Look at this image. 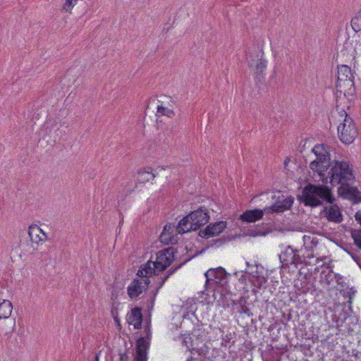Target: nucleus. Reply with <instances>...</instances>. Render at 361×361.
Masks as SVG:
<instances>
[{"mask_svg": "<svg viewBox=\"0 0 361 361\" xmlns=\"http://www.w3.org/2000/svg\"><path fill=\"white\" fill-rule=\"evenodd\" d=\"M317 176L324 184L329 183L332 186L338 185V194L342 198L350 200L353 204L361 202V191L353 186L355 175L353 166L348 160L334 159Z\"/></svg>", "mask_w": 361, "mask_h": 361, "instance_id": "1", "label": "nucleus"}, {"mask_svg": "<svg viewBox=\"0 0 361 361\" xmlns=\"http://www.w3.org/2000/svg\"><path fill=\"white\" fill-rule=\"evenodd\" d=\"M177 250L173 247L164 248L157 252L155 261L149 259L140 267L137 275L139 277H151L158 276L159 272L165 271L176 259Z\"/></svg>", "mask_w": 361, "mask_h": 361, "instance_id": "2", "label": "nucleus"}, {"mask_svg": "<svg viewBox=\"0 0 361 361\" xmlns=\"http://www.w3.org/2000/svg\"><path fill=\"white\" fill-rule=\"evenodd\" d=\"M298 199L300 203L310 207L321 206L323 202L333 204L335 200L328 186H317L311 183L303 188L302 194L298 195Z\"/></svg>", "mask_w": 361, "mask_h": 361, "instance_id": "3", "label": "nucleus"}, {"mask_svg": "<svg viewBox=\"0 0 361 361\" xmlns=\"http://www.w3.org/2000/svg\"><path fill=\"white\" fill-rule=\"evenodd\" d=\"M210 219L209 212L204 207L190 212L178 223L176 231L178 233H185L192 231L200 230Z\"/></svg>", "mask_w": 361, "mask_h": 361, "instance_id": "4", "label": "nucleus"}, {"mask_svg": "<svg viewBox=\"0 0 361 361\" xmlns=\"http://www.w3.org/2000/svg\"><path fill=\"white\" fill-rule=\"evenodd\" d=\"M207 279L205 283V291L212 293V297L215 299V287L219 285L221 287L230 294H233L231 286V275L226 270L219 267L216 269H210L205 273Z\"/></svg>", "mask_w": 361, "mask_h": 361, "instance_id": "5", "label": "nucleus"}, {"mask_svg": "<svg viewBox=\"0 0 361 361\" xmlns=\"http://www.w3.org/2000/svg\"><path fill=\"white\" fill-rule=\"evenodd\" d=\"M331 147L325 144H317L312 149V152L316 156V159L313 160L310 164V168L317 174L321 173V171L329 166L331 160L330 155Z\"/></svg>", "mask_w": 361, "mask_h": 361, "instance_id": "6", "label": "nucleus"}, {"mask_svg": "<svg viewBox=\"0 0 361 361\" xmlns=\"http://www.w3.org/2000/svg\"><path fill=\"white\" fill-rule=\"evenodd\" d=\"M263 51L250 52L247 54L248 66L252 68L255 73V80L257 82L262 83L264 81V71L267 68V61L263 58Z\"/></svg>", "mask_w": 361, "mask_h": 361, "instance_id": "7", "label": "nucleus"}, {"mask_svg": "<svg viewBox=\"0 0 361 361\" xmlns=\"http://www.w3.org/2000/svg\"><path fill=\"white\" fill-rule=\"evenodd\" d=\"M345 117L338 127V133L341 141L345 145L353 143L357 136V130L353 120L344 111Z\"/></svg>", "mask_w": 361, "mask_h": 361, "instance_id": "8", "label": "nucleus"}, {"mask_svg": "<svg viewBox=\"0 0 361 361\" xmlns=\"http://www.w3.org/2000/svg\"><path fill=\"white\" fill-rule=\"evenodd\" d=\"M204 302L203 300H198L197 299L192 300L193 302H188L185 307L186 312L183 313V316H203L205 313H208L207 310L209 305L211 302L209 292L204 290Z\"/></svg>", "mask_w": 361, "mask_h": 361, "instance_id": "9", "label": "nucleus"}, {"mask_svg": "<svg viewBox=\"0 0 361 361\" xmlns=\"http://www.w3.org/2000/svg\"><path fill=\"white\" fill-rule=\"evenodd\" d=\"M227 224L225 221L210 223L203 229L199 231L198 236L203 239H209L218 236L227 228Z\"/></svg>", "mask_w": 361, "mask_h": 361, "instance_id": "10", "label": "nucleus"}, {"mask_svg": "<svg viewBox=\"0 0 361 361\" xmlns=\"http://www.w3.org/2000/svg\"><path fill=\"white\" fill-rule=\"evenodd\" d=\"M156 298V293L153 296H147L145 298L140 302V306L132 308L130 312H128L126 316H151V311L154 307V299Z\"/></svg>", "mask_w": 361, "mask_h": 361, "instance_id": "11", "label": "nucleus"}, {"mask_svg": "<svg viewBox=\"0 0 361 361\" xmlns=\"http://www.w3.org/2000/svg\"><path fill=\"white\" fill-rule=\"evenodd\" d=\"M231 313L233 314H245L247 316H252L257 314L255 310V305L244 298H240L238 300H231Z\"/></svg>", "mask_w": 361, "mask_h": 361, "instance_id": "12", "label": "nucleus"}, {"mask_svg": "<svg viewBox=\"0 0 361 361\" xmlns=\"http://www.w3.org/2000/svg\"><path fill=\"white\" fill-rule=\"evenodd\" d=\"M145 324V336L140 337L136 342V353H142L147 355V351L150 345L151 340V317H146Z\"/></svg>", "mask_w": 361, "mask_h": 361, "instance_id": "13", "label": "nucleus"}, {"mask_svg": "<svg viewBox=\"0 0 361 361\" xmlns=\"http://www.w3.org/2000/svg\"><path fill=\"white\" fill-rule=\"evenodd\" d=\"M143 281L134 279L130 284L128 286L127 290L128 294L130 298H135L139 296L143 291H145L148 288L151 287L149 277H141Z\"/></svg>", "mask_w": 361, "mask_h": 361, "instance_id": "14", "label": "nucleus"}, {"mask_svg": "<svg viewBox=\"0 0 361 361\" xmlns=\"http://www.w3.org/2000/svg\"><path fill=\"white\" fill-rule=\"evenodd\" d=\"M27 233L32 246H33V244L39 245L47 238V234L36 224L30 226Z\"/></svg>", "mask_w": 361, "mask_h": 361, "instance_id": "15", "label": "nucleus"}, {"mask_svg": "<svg viewBox=\"0 0 361 361\" xmlns=\"http://www.w3.org/2000/svg\"><path fill=\"white\" fill-rule=\"evenodd\" d=\"M264 213V209H247L240 215L239 219L243 223H254L262 219Z\"/></svg>", "mask_w": 361, "mask_h": 361, "instance_id": "16", "label": "nucleus"}, {"mask_svg": "<svg viewBox=\"0 0 361 361\" xmlns=\"http://www.w3.org/2000/svg\"><path fill=\"white\" fill-rule=\"evenodd\" d=\"M324 212H326V218L329 221L341 223L343 221V216L341 209L337 204H332L329 207H325Z\"/></svg>", "mask_w": 361, "mask_h": 361, "instance_id": "17", "label": "nucleus"}, {"mask_svg": "<svg viewBox=\"0 0 361 361\" xmlns=\"http://www.w3.org/2000/svg\"><path fill=\"white\" fill-rule=\"evenodd\" d=\"M298 281H301L295 285V287L298 289V293L301 295L303 294L305 295H314V293L316 291V288L312 283H310V281L307 280L305 278L303 280H299Z\"/></svg>", "mask_w": 361, "mask_h": 361, "instance_id": "18", "label": "nucleus"}, {"mask_svg": "<svg viewBox=\"0 0 361 361\" xmlns=\"http://www.w3.org/2000/svg\"><path fill=\"white\" fill-rule=\"evenodd\" d=\"M294 249L292 246L288 245L286 247L284 251L281 252V253L279 255V259L280 262L282 263L283 267H288L290 265H292L293 257L294 256L293 255Z\"/></svg>", "mask_w": 361, "mask_h": 361, "instance_id": "19", "label": "nucleus"}, {"mask_svg": "<svg viewBox=\"0 0 361 361\" xmlns=\"http://www.w3.org/2000/svg\"><path fill=\"white\" fill-rule=\"evenodd\" d=\"M306 252H307V250L305 247V249H294L293 252V257L292 263V265H294L295 267H298V265L302 264H307L306 258L307 257H311L310 254L306 255Z\"/></svg>", "mask_w": 361, "mask_h": 361, "instance_id": "20", "label": "nucleus"}, {"mask_svg": "<svg viewBox=\"0 0 361 361\" xmlns=\"http://www.w3.org/2000/svg\"><path fill=\"white\" fill-rule=\"evenodd\" d=\"M282 355L283 351L281 349L271 348L262 355L264 361H281Z\"/></svg>", "mask_w": 361, "mask_h": 361, "instance_id": "21", "label": "nucleus"}, {"mask_svg": "<svg viewBox=\"0 0 361 361\" xmlns=\"http://www.w3.org/2000/svg\"><path fill=\"white\" fill-rule=\"evenodd\" d=\"M155 178V174L152 171L151 167L144 168L138 171L137 180L140 183H145Z\"/></svg>", "mask_w": 361, "mask_h": 361, "instance_id": "22", "label": "nucleus"}, {"mask_svg": "<svg viewBox=\"0 0 361 361\" xmlns=\"http://www.w3.org/2000/svg\"><path fill=\"white\" fill-rule=\"evenodd\" d=\"M337 75L336 82H341V81L343 80H346L348 78H353L350 68L345 65H341L338 67Z\"/></svg>", "mask_w": 361, "mask_h": 361, "instance_id": "23", "label": "nucleus"}, {"mask_svg": "<svg viewBox=\"0 0 361 361\" xmlns=\"http://www.w3.org/2000/svg\"><path fill=\"white\" fill-rule=\"evenodd\" d=\"M252 282L254 286L252 292L255 295H257V293L260 294L263 291V288L267 285V280L263 276H258L254 277Z\"/></svg>", "mask_w": 361, "mask_h": 361, "instance_id": "24", "label": "nucleus"}, {"mask_svg": "<svg viewBox=\"0 0 361 361\" xmlns=\"http://www.w3.org/2000/svg\"><path fill=\"white\" fill-rule=\"evenodd\" d=\"M160 241L166 245H173L176 244L178 241V238L176 235H173L172 233H170L169 230L166 229V226H164V231L160 235Z\"/></svg>", "mask_w": 361, "mask_h": 361, "instance_id": "25", "label": "nucleus"}, {"mask_svg": "<svg viewBox=\"0 0 361 361\" xmlns=\"http://www.w3.org/2000/svg\"><path fill=\"white\" fill-rule=\"evenodd\" d=\"M265 310L267 314H271V316H291L290 314H286L285 312L279 310L275 303L268 302V301H265Z\"/></svg>", "mask_w": 361, "mask_h": 361, "instance_id": "26", "label": "nucleus"}, {"mask_svg": "<svg viewBox=\"0 0 361 361\" xmlns=\"http://www.w3.org/2000/svg\"><path fill=\"white\" fill-rule=\"evenodd\" d=\"M338 91L345 92L346 91L350 92L353 87H354V77L348 78L346 80L341 81V82H336V85Z\"/></svg>", "mask_w": 361, "mask_h": 361, "instance_id": "27", "label": "nucleus"}, {"mask_svg": "<svg viewBox=\"0 0 361 361\" xmlns=\"http://www.w3.org/2000/svg\"><path fill=\"white\" fill-rule=\"evenodd\" d=\"M206 240H207V243H206L205 249H208L210 247L217 248V247L222 246L226 242H228L229 240V238L226 237V236H222L221 238H216V239L212 238L211 240H209V239H206Z\"/></svg>", "mask_w": 361, "mask_h": 361, "instance_id": "28", "label": "nucleus"}, {"mask_svg": "<svg viewBox=\"0 0 361 361\" xmlns=\"http://www.w3.org/2000/svg\"><path fill=\"white\" fill-rule=\"evenodd\" d=\"M348 317H331V322L327 321L330 328H336L339 331H344L343 324Z\"/></svg>", "mask_w": 361, "mask_h": 361, "instance_id": "29", "label": "nucleus"}, {"mask_svg": "<svg viewBox=\"0 0 361 361\" xmlns=\"http://www.w3.org/2000/svg\"><path fill=\"white\" fill-rule=\"evenodd\" d=\"M146 317H126V322L129 325H133L135 329H140L143 325L145 329Z\"/></svg>", "mask_w": 361, "mask_h": 361, "instance_id": "30", "label": "nucleus"}, {"mask_svg": "<svg viewBox=\"0 0 361 361\" xmlns=\"http://www.w3.org/2000/svg\"><path fill=\"white\" fill-rule=\"evenodd\" d=\"M336 308L338 309V311H341V312L339 313L338 316H350L353 312L352 307H351V302L348 301V303H342L338 304L336 305ZM333 316H337L336 314H334Z\"/></svg>", "mask_w": 361, "mask_h": 361, "instance_id": "31", "label": "nucleus"}, {"mask_svg": "<svg viewBox=\"0 0 361 361\" xmlns=\"http://www.w3.org/2000/svg\"><path fill=\"white\" fill-rule=\"evenodd\" d=\"M12 310L13 306L10 301L4 300L0 303V316H11Z\"/></svg>", "mask_w": 361, "mask_h": 361, "instance_id": "32", "label": "nucleus"}, {"mask_svg": "<svg viewBox=\"0 0 361 361\" xmlns=\"http://www.w3.org/2000/svg\"><path fill=\"white\" fill-rule=\"evenodd\" d=\"M283 207L282 201L281 200H277L273 205L270 207H266L264 208V212L266 214H274V213H280L283 212L284 211H281V207Z\"/></svg>", "mask_w": 361, "mask_h": 361, "instance_id": "33", "label": "nucleus"}, {"mask_svg": "<svg viewBox=\"0 0 361 361\" xmlns=\"http://www.w3.org/2000/svg\"><path fill=\"white\" fill-rule=\"evenodd\" d=\"M351 27L355 32L361 31V12L358 11L351 20Z\"/></svg>", "mask_w": 361, "mask_h": 361, "instance_id": "34", "label": "nucleus"}, {"mask_svg": "<svg viewBox=\"0 0 361 361\" xmlns=\"http://www.w3.org/2000/svg\"><path fill=\"white\" fill-rule=\"evenodd\" d=\"M271 231V228L264 226L263 224L262 226H257L254 230L251 231L250 235L252 236L257 235H266Z\"/></svg>", "mask_w": 361, "mask_h": 361, "instance_id": "35", "label": "nucleus"}, {"mask_svg": "<svg viewBox=\"0 0 361 361\" xmlns=\"http://www.w3.org/2000/svg\"><path fill=\"white\" fill-rule=\"evenodd\" d=\"M157 116H166L169 118H173L175 116V113L170 109L159 105L157 106Z\"/></svg>", "mask_w": 361, "mask_h": 361, "instance_id": "36", "label": "nucleus"}, {"mask_svg": "<svg viewBox=\"0 0 361 361\" xmlns=\"http://www.w3.org/2000/svg\"><path fill=\"white\" fill-rule=\"evenodd\" d=\"M182 344L185 345L188 350H190L191 353L193 351H196L198 353L199 355H200V353L199 350L194 348L192 345V337L190 336H184L182 337Z\"/></svg>", "mask_w": 361, "mask_h": 361, "instance_id": "37", "label": "nucleus"}, {"mask_svg": "<svg viewBox=\"0 0 361 361\" xmlns=\"http://www.w3.org/2000/svg\"><path fill=\"white\" fill-rule=\"evenodd\" d=\"M351 237L354 240V244L360 250H361V228L360 229H352Z\"/></svg>", "mask_w": 361, "mask_h": 361, "instance_id": "38", "label": "nucleus"}, {"mask_svg": "<svg viewBox=\"0 0 361 361\" xmlns=\"http://www.w3.org/2000/svg\"><path fill=\"white\" fill-rule=\"evenodd\" d=\"M274 290H276V288L274 287L273 285H266L263 288V291L260 293V295L262 296L264 301H268L270 298L269 294L272 295L274 293Z\"/></svg>", "mask_w": 361, "mask_h": 361, "instance_id": "39", "label": "nucleus"}, {"mask_svg": "<svg viewBox=\"0 0 361 361\" xmlns=\"http://www.w3.org/2000/svg\"><path fill=\"white\" fill-rule=\"evenodd\" d=\"M167 279L164 278V276L157 277L155 283L156 287L154 290H151L148 296H153L154 293H156V295L157 294L159 290L164 286V283L166 282Z\"/></svg>", "mask_w": 361, "mask_h": 361, "instance_id": "40", "label": "nucleus"}, {"mask_svg": "<svg viewBox=\"0 0 361 361\" xmlns=\"http://www.w3.org/2000/svg\"><path fill=\"white\" fill-rule=\"evenodd\" d=\"M191 258H192L191 257H189L186 258L185 259H184L183 262L182 263H180L179 265H178L175 267H172L170 269H169L166 271V273L164 277L166 278V279H168L170 276H171L173 273H175L176 271H177L178 269H180L183 264H184L187 262L190 261L191 259Z\"/></svg>", "mask_w": 361, "mask_h": 361, "instance_id": "41", "label": "nucleus"}, {"mask_svg": "<svg viewBox=\"0 0 361 361\" xmlns=\"http://www.w3.org/2000/svg\"><path fill=\"white\" fill-rule=\"evenodd\" d=\"M282 203H283V207H281V209H280V210L281 211L288 210V209H290V207L293 205V198L291 197H288L284 198L282 200Z\"/></svg>", "mask_w": 361, "mask_h": 361, "instance_id": "42", "label": "nucleus"}, {"mask_svg": "<svg viewBox=\"0 0 361 361\" xmlns=\"http://www.w3.org/2000/svg\"><path fill=\"white\" fill-rule=\"evenodd\" d=\"M147 355L142 353H135L134 361H147Z\"/></svg>", "mask_w": 361, "mask_h": 361, "instance_id": "43", "label": "nucleus"}, {"mask_svg": "<svg viewBox=\"0 0 361 361\" xmlns=\"http://www.w3.org/2000/svg\"><path fill=\"white\" fill-rule=\"evenodd\" d=\"M119 355V361H129L130 360V357L127 353H120Z\"/></svg>", "mask_w": 361, "mask_h": 361, "instance_id": "44", "label": "nucleus"}, {"mask_svg": "<svg viewBox=\"0 0 361 361\" xmlns=\"http://www.w3.org/2000/svg\"><path fill=\"white\" fill-rule=\"evenodd\" d=\"M238 271H235L234 273V277H235V279H238L239 282H240L241 283H243L245 281V279H244V275L243 273H241V275H240V277L238 278Z\"/></svg>", "mask_w": 361, "mask_h": 361, "instance_id": "45", "label": "nucleus"}, {"mask_svg": "<svg viewBox=\"0 0 361 361\" xmlns=\"http://www.w3.org/2000/svg\"><path fill=\"white\" fill-rule=\"evenodd\" d=\"M356 221L361 226V211H357L355 214Z\"/></svg>", "mask_w": 361, "mask_h": 361, "instance_id": "46", "label": "nucleus"}, {"mask_svg": "<svg viewBox=\"0 0 361 361\" xmlns=\"http://www.w3.org/2000/svg\"><path fill=\"white\" fill-rule=\"evenodd\" d=\"M114 322L117 326V328L121 330V324L120 323L119 317H114Z\"/></svg>", "mask_w": 361, "mask_h": 361, "instance_id": "47", "label": "nucleus"}, {"mask_svg": "<svg viewBox=\"0 0 361 361\" xmlns=\"http://www.w3.org/2000/svg\"><path fill=\"white\" fill-rule=\"evenodd\" d=\"M351 257L354 259L355 262L357 260V257H360L355 252H352Z\"/></svg>", "mask_w": 361, "mask_h": 361, "instance_id": "48", "label": "nucleus"}, {"mask_svg": "<svg viewBox=\"0 0 361 361\" xmlns=\"http://www.w3.org/2000/svg\"><path fill=\"white\" fill-rule=\"evenodd\" d=\"M111 315L112 316H118V312L116 311V308H113L111 310Z\"/></svg>", "mask_w": 361, "mask_h": 361, "instance_id": "49", "label": "nucleus"}, {"mask_svg": "<svg viewBox=\"0 0 361 361\" xmlns=\"http://www.w3.org/2000/svg\"><path fill=\"white\" fill-rule=\"evenodd\" d=\"M345 250L351 256L352 252H354V250L352 247H350L349 249H345Z\"/></svg>", "mask_w": 361, "mask_h": 361, "instance_id": "50", "label": "nucleus"}, {"mask_svg": "<svg viewBox=\"0 0 361 361\" xmlns=\"http://www.w3.org/2000/svg\"><path fill=\"white\" fill-rule=\"evenodd\" d=\"M355 262L359 265V267L361 269V257H357V259L355 261Z\"/></svg>", "mask_w": 361, "mask_h": 361, "instance_id": "51", "label": "nucleus"}, {"mask_svg": "<svg viewBox=\"0 0 361 361\" xmlns=\"http://www.w3.org/2000/svg\"><path fill=\"white\" fill-rule=\"evenodd\" d=\"M94 361H99V354L97 353L95 355H94Z\"/></svg>", "mask_w": 361, "mask_h": 361, "instance_id": "52", "label": "nucleus"}, {"mask_svg": "<svg viewBox=\"0 0 361 361\" xmlns=\"http://www.w3.org/2000/svg\"><path fill=\"white\" fill-rule=\"evenodd\" d=\"M197 359L193 358L192 356L187 359V361H195Z\"/></svg>", "mask_w": 361, "mask_h": 361, "instance_id": "53", "label": "nucleus"}, {"mask_svg": "<svg viewBox=\"0 0 361 361\" xmlns=\"http://www.w3.org/2000/svg\"><path fill=\"white\" fill-rule=\"evenodd\" d=\"M228 336H226V338H224V340H225V341H226V342L228 341V339H229V338H228Z\"/></svg>", "mask_w": 361, "mask_h": 361, "instance_id": "54", "label": "nucleus"}, {"mask_svg": "<svg viewBox=\"0 0 361 361\" xmlns=\"http://www.w3.org/2000/svg\"><path fill=\"white\" fill-rule=\"evenodd\" d=\"M286 318H287V320H289L291 317H286Z\"/></svg>", "mask_w": 361, "mask_h": 361, "instance_id": "55", "label": "nucleus"}]
</instances>
